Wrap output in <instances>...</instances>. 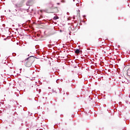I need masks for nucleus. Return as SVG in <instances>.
<instances>
[{
  "label": "nucleus",
  "mask_w": 130,
  "mask_h": 130,
  "mask_svg": "<svg viewBox=\"0 0 130 130\" xmlns=\"http://www.w3.org/2000/svg\"><path fill=\"white\" fill-rule=\"evenodd\" d=\"M34 61V58H33V56H30L27 59V60L25 62V67L27 68H30L31 66H32V63H33V62Z\"/></svg>",
  "instance_id": "1"
},
{
  "label": "nucleus",
  "mask_w": 130,
  "mask_h": 130,
  "mask_svg": "<svg viewBox=\"0 0 130 130\" xmlns=\"http://www.w3.org/2000/svg\"><path fill=\"white\" fill-rule=\"evenodd\" d=\"M75 53H76V54H80V50L79 49H76L75 50Z\"/></svg>",
  "instance_id": "2"
},
{
  "label": "nucleus",
  "mask_w": 130,
  "mask_h": 130,
  "mask_svg": "<svg viewBox=\"0 0 130 130\" xmlns=\"http://www.w3.org/2000/svg\"><path fill=\"white\" fill-rule=\"evenodd\" d=\"M57 19H58V16H55L53 18V20H57Z\"/></svg>",
  "instance_id": "3"
},
{
  "label": "nucleus",
  "mask_w": 130,
  "mask_h": 130,
  "mask_svg": "<svg viewBox=\"0 0 130 130\" xmlns=\"http://www.w3.org/2000/svg\"><path fill=\"white\" fill-rule=\"evenodd\" d=\"M81 4H79V3H77L76 4V6H77V7H80V6H81Z\"/></svg>",
  "instance_id": "4"
},
{
  "label": "nucleus",
  "mask_w": 130,
  "mask_h": 130,
  "mask_svg": "<svg viewBox=\"0 0 130 130\" xmlns=\"http://www.w3.org/2000/svg\"><path fill=\"white\" fill-rule=\"evenodd\" d=\"M40 12H41V13H42V10H41Z\"/></svg>",
  "instance_id": "5"
},
{
  "label": "nucleus",
  "mask_w": 130,
  "mask_h": 130,
  "mask_svg": "<svg viewBox=\"0 0 130 130\" xmlns=\"http://www.w3.org/2000/svg\"><path fill=\"white\" fill-rule=\"evenodd\" d=\"M57 5H59V3H57Z\"/></svg>",
  "instance_id": "6"
},
{
  "label": "nucleus",
  "mask_w": 130,
  "mask_h": 130,
  "mask_svg": "<svg viewBox=\"0 0 130 130\" xmlns=\"http://www.w3.org/2000/svg\"><path fill=\"white\" fill-rule=\"evenodd\" d=\"M73 2H75V0H73Z\"/></svg>",
  "instance_id": "7"
}]
</instances>
